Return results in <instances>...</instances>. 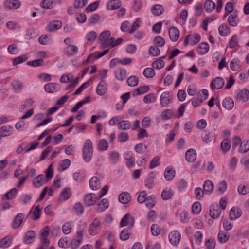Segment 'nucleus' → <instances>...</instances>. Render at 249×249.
I'll return each mask as SVG.
<instances>
[{"mask_svg":"<svg viewBox=\"0 0 249 249\" xmlns=\"http://www.w3.org/2000/svg\"><path fill=\"white\" fill-rule=\"evenodd\" d=\"M200 40V36L197 33H195L193 35H188L185 37L184 40V45H195Z\"/></svg>","mask_w":249,"mask_h":249,"instance_id":"nucleus-3","label":"nucleus"},{"mask_svg":"<svg viewBox=\"0 0 249 249\" xmlns=\"http://www.w3.org/2000/svg\"><path fill=\"white\" fill-rule=\"evenodd\" d=\"M88 3V0H75L74 2L73 5L74 8H82L84 7Z\"/></svg>","mask_w":249,"mask_h":249,"instance_id":"nucleus-60","label":"nucleus"},{"mask_svg":"<svg viewBox=\"0 0 249 249\" xmlns=\"http://www.w3.org/2000/svg\"><path fill=\"white\" fill-rule=\"evenodd\" d=\"M41 209L39 205H37L34 209L32 215V219L34 220H37L40 217Z\"/></svg>","mask_w":249,"mask_h":249,"instance_id":"nucleus-53","label":"nucleus"},{"mask_svg":"<svg viewBox=\"0 0 249 249\" xmlns=\"http://www.w3.org/2000/svg\"><path fill=\"white\" fill-rule=\"evenodd\" d=\"M111 35V33L109 30H106L102 32L99 37V39L101 42V48L103 49H105L108 46H105L106 42L108 41V40L110 39V36Z\"/></svg>","mask_w":249,"mask_h":249,"instance_id":"nucleus-8","label":"nucleus"},{"mask_svg":"<svg viewBox=\"0 0 249 249\" xmlns=\"http://www.w3.org/2000/svg\"><path fill=\"white\" fill-rule=\"evenodd\" d=\"M195 194L196 199L200 200L203 198L205 192L201 188L197 187L195 189Z\"/></svg>","mask_w":249,"mask_h":249,"instance_id":"nucleus-57","label":"nucleus"},{"mask_svg":"<svg viewBox=\"0 0 249 249\" xmlns=\"http://www.w3.org/2000/svg\"><path fill=\"white\" fill-rule=\"evenodd\" d=\"M143 75L147 78H151L155 75V72L153 68H147L144 69Z\"/></svg>","mask_w":249,"mask_h":249,"instance_id":"nucleus-52","label":"nucleus"},{"mask_svg":"<svg viewBox=\"0 0 249 249\" xmlns=\"http://www.w3.org/2000/svg\"><path fill=\"white\" fill-rule=\"evenodd\" d=\"M109 158L113 164H115L119 160V154L117 151H113L110 153Z\"/></svg>","mask_w":249,"mask_h":249,"instance_id":"nucleus-59","label":"nucleus"},{"mask_svg":"<svg viewBox=\"0 0 249 249\" xmlns=\"http://www.w3.org/2000/svg\"><path fill=\"white\" fill-rule=\"evenodd\" d=\"M71 164V161L69 159L63 160L59 164L58 170L61 171H63L67 169Z\"/></svg>","mask_w":249,"mask_h":249,"instance_id":"nucleus-50","label":"nucleus"},{"mask_svg":"<svg viewBox=\"0 0 249 249\" xmlns=\"http://www.w3.org/2000/svg\"><path fill=\"white\" fill-rule=\"evenodd\" d=\"M45 90L50 93H53L60 89V86L59 84L54 83H49L44 86Z\"/></svg>","mask_w":249,"mask_h":249,"instance_id":"nucleus-12","label":"nucleus"},{"mask_svg":"<svg viewBox=\"0 0 249 249\" xmlns=\"http://www.w3.org/2000/svg\"><path fill=\"white\" fill-rule=\"evenodd\" d=\"M11 239L7 236L2 239L0 241V247L2 248H6L10 246L11 243Z\"/></svg>","mask_w":249,"mask_h":249,"instance_id":"nucleus-56","label":"nucleus"},{"mask_svg":"<svg viewBox=\"0 0 249 249\" xmlns=\"http://www.w3.org/2000/svg\"><path fill=\"white\" fill-rule=\"evenodd\" d=\"M150 88L148 86H143L137 88L135 90L132 94L133 96H138L140 94H144L149 91Z\"/></svg>","mask_w":249,"mask_h":249,"instance_id":"nucleus-37","label":"nucleus"},{"mask_svg":"<svg viewBox=\"0 0 249 249\" xmlns=\"http://www.w3.org/2000/svg\"><path fill=\"white\" fill-rule=\"evenodd\" d=\"M224 85V81L220 77H217L213 79L210 84L212 89H219L222 88Z\"/></svg>","mask_w":249,"mask_h":249,"instance_id":"nucleus-10","label":"nucleus"},{"mask_svg":"<svg viewBox=\"0 0 249 249\" xmlns=\"http://www.w3.org/2000/svg\"><path fill=\"white\" fill-rule=\"evenodd\" d=\"M209 211L211 217L213 219L218 218L221 213V211L217 205H213L210 206Z\"/></svg>","mask_w":249,"mask_h":249,"instance_id":"nucleus-14","label":"nucleus"},{"mask_svg":"<svg viewBox=\"0 0 249 249\" xmlns=\"http://www.w3.org/2000/svg\"><path fill=\"white\" fill-rule=\"evenodd\" d=\"M156 176V173L154 172H151L150 173L149 177L147 178L144 181L145 186L147 188L151 189L153 187L154 179Z\"/></svg>","mask_w":249,"mask_h":249,"instance_id":"nucleus-23","label":"nucleus"},{"mask_svg":"<svg viewBox=\"0 0 249 249\" xmlns=\"http://www.w3.org/2000/svg\"><path fill=\"white\" fill-rule=\"evenodd\" d=\"M122 38H118L116 40L114 37H110L108 41L106 42L105 46H109L111 48H113L117 45H118L121 43L123 41Z\"/></svg>","mask_w":249,"mask_h":249,"instance_id":"nucleus-34","label":"nucleus"},{"mask_svg":"<svg viewBox=\"0 0 249 249\" xmlns=\"http://www.w3.org/2000/svg\"><path fill=\"white\" fill-rule=\"evenodd\" d=\"M203 190L206 194H211L213 189V182L210 180H206L203 184Z\"/></svg>","mask_w":249,"mask_h":249,"instance_id":"nucleus-27","label":"nucleus"},{"mask_svg":"<svg viewBox=\"0 0 249 249\" xmlns=\"http://www.w3.org/2000/svg\"><path fill=\"white\" fill-rule=\"evenodd\" d=\"M172 95L170 92H164L160 97V102L162 107H167L171 102Z\"/></svg>","mask_w":249,"mask_h":249,"instance_id":"nucleus-6","label":"nucleus"},{"mask_svg":"<svg viewBox=\"0 0 249 249\" xmlns=\"http://www.w3.org/2000/svg\"><path fill=\"white\" fill-rule=\"evenodd\" d=\"M43 175L40 174L34 179L33 184L35 187H40L43 184Z\"/></svg>","mask_w":249,"mask_h":249,"instance_id":"nucleus-44","label":"nucleus"},{"mask_svg":"<svg viewBox=\"0 0 249 249\" xmlns=\"http://www.w3.org/2000/svg\"><path fill=\"white\" fill-rule=\"evenodd\" d=\"M204 6L205 11L208 13H211L216 7L215 3L211 0H206Z\"/></svg>","mask_w":249,"mask_h":249,"instance_id":"nucleus-35","label":"nucleus"},{"mask_svg":"<svg viewBox=\"0 0 249 249\" xmlns=\"http://www.w3.org/2000/svg\"><path fill=\"white\" fill-rule=\"evenodd\" d=\"M239 19L238 16L236 14L231 15L228 18V22L229 24L231 26H236L237 25Z\"/></svg>","mask_w":249,"mask_h":249,"instance_id":"nucleus-42","label":"nucleus"},{"mask_svg":"<svg viewBox=\"0 0 249 249\" xmlns=\"http://www.w3.org/2000/svg\"><path fill=\"white\" fill-rule=\"evenodd\" d=\"M89 186L92 190L99 189L101 185L99 178L97 177H93L89 180Z\"/></svg>","mask_w":249,"mask_h":249,"instance_id":"nucleus-26","label":"nucleus"},{"mask_svg":"<svg viewBox=\"0 0 249 249\" xmlns=\"http://www.w3.org/2000/svg\"><path fill=\"white\" fill-rule=\"evenodd\" d=\"M242 215L241 210L238 207H232L229 212V217L231 220L239 218Z\"/></svg>","mask_w":249,"mask_h":249,"instance_id":"nucleus-16","label":"nucleus"},{"mask_svg":"<svg viewBox=\"0 0 249 249\" xmlns=\"http://www.w3.org/2000/svg\"><path fill=\"white\" fill-rule=\"evenodd\" d=\"M175 173V171L173 170V168L167 167L164 172L165 178L168 181L171 180L174 178Z\"/></svg>","mask_w":249,"mask_h":249,"instance_id":"nucleus-33","label":"nucleus"},{"mask_svg":"<svg viewBox=\"0 0 249 249\" xmlns=\"http://www.w3.org/2000/svg\"><path fill=\"white\" fill-rule=\"evenodd\" d=\"M44 61L42 59H38L33 61H28L27 65L32 67H38L44 65Z\"/></svg>","mask_w":249,"mask_h":249,"instance_id":"nucleus-63","label":"nucleus"},{"mask_svg":"<svg viewBox=\"0 0 249 249\" xmlns=\"http://www.w3.org/2000/svg\"><path fill=\"white\" fill-rule=\"evenodd\" d=\"M240 61L237 58L233 59L230 63V67L233 71H237L240 68Z\"/></svg>","mask_w":249,"mask_h":249,"instance_id":"nucleus-40","label":"nucleus"},{"mask_svg":"<svg viewBox=\"0 0 249 249\" xmlns=\"http://www.w3.org/2000/svg\"><path fill=\"white\" fill-rule=\"evenodd\" d=\"M118 128L121 130H127L131 128V123L128 120H122L118 123Z\"/></svg>","mask_w":249,"mask_h":249,"instance_id":"nucleus-43","label":"nucleus"},{"mask_svg":"<svg viewBox=\"0 0 249 249\" xmlns=\"http://www.w3.org/2000/svg\"><path fill=\"white\" fill-rule=\"evenodd\" d=\"M55 3V1L53 0H44L42 1L41 6L44 9H52Z\"/></svg>","mask_w":249,"mask_h":249,"instance_id":"nucleus-48","label":"nucleus"},{"mask_svg":"<svg viewBox=\"0 0 249 249\" xmlns=\"http://www.w3.org/2000/svg\"><path fill=\"white\" fill-rule=\"evenodd\" d=\"M74 213L77 215H82L83 213L84 208L83 205L80 202H77L73 207Z\"/></svg>","mask_w":249,"mask_h":249,"instance_id":"nucleus-41","label":"nucleus"},{"mask_svg":"<svg viewBox=\"0 0 249 249\" xmlns=\"http://www.w3.org/2000/svg\"><path fill=\"white\" fill-rule=\"evenodd\" d=\"M13 130L12 126L4 125L0 128V138L5 137L12 134Z\"/></svg>","mask_w":249,"mask_h":249,"instance_id":"nucleus-20","label":"nucleus"},{"mask_svg":"<svg viewBox=\"0 0 249 249\" xmlns=\"http://www.w3.org/2000/svg\"><path fill=\"white\" fill-rule=\"evenodd\" d=\"M235 98L237 100L242 101L243 102L248 101L249 99V90L246 89L237 90Z\"/></svg>","mask_w":249,"mask_h":249,"instance_id":"nucleus-5","label":"nucleus"},{"mask_svg":"<svg viewBox=\"0 0 249 249\" xmlns=\"http://www.w3.org/2000/svg\"><path fill=\"white\" fill-rule=\"evenodd\" d=\"M62 26V22L60 20H53L50 22L46 27L47 31L50 32H54L60 29Z\"/></svg>","mask_w":249,"mask_h":249,"instance_id":"nucleus-11","label":"nucleus"},{"mask_svg":"<svg viewBox=\"0 0 249 249\" xmlns=\"http://www.w3.org/2000/svg\"><path fill=\"white\" fill-rule=\"evenodd\" d=\"M83 156L86 162L91 160L93 156V144L91 141L88 139L86 141L83 147Z\"/></svg>","mask_w":249,"mask_h":249,"instance_id":"nucleus-1","label":"nucleus"},{"mask_svg":"<svg viewBox=\"0 0 249 249\" xmlns=\"http://www.w3.org/2000/svg\"><path fill=\"white\" fill-rule=\"evenodd\" d=\"M50 229L48 226L43 228L40 231V240L41 244L45 247H48L50 244V241L48 238L49 234Z\"/></svg>","mask_w":249,"mask_h":249,"instance_id":"nucleus-4","label":"nucleus"},{"mask_svg":"<svg viewBox=\"0 0 249 249\" xmlns=\"http://www.w3.org/2000/svg\"><path fill=\"white\" fill-rule=\"evenodd\" d=\"M169 241L174 246L178 245L181 239L180 233L177 231H172L169 235Z\"/></svg>","mask_w":249,"mask_h":249,"instance_id":"nucleus-7","label":"nucleus"},{"mask_svg":"<svg viewBox=\"0 0 249 249\" xmlns=\"http://www.w3.org/2000/svg\"><path fill=\"white\" fill-rule=\"evenodd\" d=\"M201 137L203 142L207 143L211 142L213 140V135L209 131L207 130L203 133Z\"/></svg>","mask_w":249,"mask_h":249,"instance_id":"nucleus-55","label":"nucleus"},{"mask_svg":"<svg viewBox=\"0 0 249 249\" xmlns=\"http://www.w3.org/2000/svg\"><path fill=\"white\" fill-rule=\"evenodd\" d=\"M156 100V97L153 93L146 95L143 98V102L145 103H154Z\"/></svg>","mask_w":249,"mask_h":249,"instance_id":"nucleus-64","label":"nucleus"},{"mask_svg":"<svg viewBox=\"0 0 249 249\" xmlns=\"http://www.w3.org/2000/svg\"><path fill=\"white\" fill-rule=\"evenodd\" d=\"M107 90V84L104 80H102L97 85L96 88V93L100 96L106 94Z\"/></svg>","mask_w":249,"mask_h":249,"instance_id":"nucleus-18","label":"nucleus"},{"mask_svg":"<svg viewBox=\"0 0 249 249\" xmlns=\"http://www.w3.org/2000/svg\"><path fill=\"white\" fill-rule=\"evenodd\" d=\"M108 144L107 141L105 139H102L99 141L97 145L98 149L99 151H103L107 149Z\"/></svg>","mask_w":249,"mask_h":249,"instance_id":"nucleus-47","label":"nucleus"},{"mask_svg":"<svg viewBox=\"0 0 249 249\" xmlns=\"http://www.w3.org/2000/svg\"><path fill=\"white\" fill-rule=\"evenodd\" d=\"M71 196V189L70 188H65L63 189L60 194V198L63 200H66L70 198Z\"/></svg>","mask_w":249,"mask_h":249,"instance_id":"nucleus-49","label":"nucleus"},{"mask_svg":"<svg viewBox=\"0 0 249 249\" xmlns=\"http://www.w3.org/2000/svg\"><path fill=\"white\" fill-rule=\"evenodd\" d=\"M131 229L125 228L124 229L120 234V238L122 241H126L128 239L131 234Z\"/></svg>","mask_w":249,"mask_h":249,"instance_id":"nucleus-38","label":"nucleus"},{"mask_svg":"<svg viewBox=\"0 0 249 249\" xmlns=\"http://www.w3.org/2000/svg\"><path fill=\"white\" fill-rule=\"evenodd\" d=\"M196 158V151L193 149H188L185 153V158L187 161L189 162H194Z\"/></svg>","mask_w":249,"mask_h":249,"instance_id":"nucleus-22","label":"nucleus"},{"mask_svg":"<svg viewBox=\"0 0 249 249\" xmlns=\"http://www.w3.org/2000/svg\"><path fill=\"white\" fill-rule=\"evenodd\" d=\"M18 189L13 188L5 193L2 197L3 200H11L15 198L16 195L18 193Z\"/></svg>","mask_w":249,"mask_h":249,"instance_id":"nucleus-31","label":"nucleus"},{"mask_svg":"<svg viewBox=\"0 0 249 249\" xmlns=\"http://www.w3.org/2000/svg\"><path fill=\"white\" fill-rule=\"evenodd\" d=\"M23 217H24V214L22 213H20L18 214L14 218L11 226L14 229H17L18 228L20 225L21 224V223L23 222Z\"/></svg>","mask_w":249,"mask_h":249,"instance_id":"nucleus-17","label":"nucleus"},{"mask_svg":"<svg viewBox=\"0 0 249 249\" xmlns=\"http://www.w3.org/2000/svg\"><path fill=\"white\" fill-rule=\"evenodd\" d=\"M169 36L171 40L175 42L177 41L179 37V30L176 27H172L169 30Z\"/></svg>","mask_w":249,"mask_h":249,"instance_id":"nucleus-15","label":"nucleus"},{"mask_svg":"<svg viewBox=\"0 0 249 249\" xmlns=\"http://www.w3.org/2000/svg\"><path fill=\"white\" fill-rule=\"evenodd\" d=\"M217 239L221 243H226L229 239V235L224 231H220L218 234Z\"/></svg>","mask_w":249,"mask_h":249,"instance_id":"nucleus-46","label":"nucleus"},{"mask_svg":"<svg viewBox=\"0 0 249 249\" xmlns=\"http://www.w3.org/2000/svg\"><path fill=\"white\" fill-rule=\"evenodd\" d=\"M109 206L108 200L106 199H103L101 202L98 203L96 211L98 213H101L105 211Z\"/></svg>","mask_w":249,"mask_h":249,"instance_id":"nucleus-29","label":"nucleus"},{"mask_svg":"<svg viewBox=\"0 0 249 249\" xmlns=\"http://www.w3.org/2000/svg\"><path fill=\"white\" fill-rule=\"evenodd\" d=\"M164 9L162 5L156 4L151 9V12L155 16H160L164 12Z\"/></svg>","mask_w":249,"mask_h":249,"instance_id":"nucleus-36","label":"nucleus"},{"mask_svg":"<svg viewBox=\"0 0 249 249\" xmlns=\"http://www.w3.org/2000/svg\"><path fill=\"white\" fill-rule=\"evenodd\" d=\"M118 199L121 203L125 204L130 201L131 197L129 193L123 192L119 195Z\"/></svg>","mask_w":249,"mask_h":249,"instance_id":"nucleus-28","label":"nucleus"},{"mask_svg":"<svg viewBox=\"0 0 249 249\" xmlns=\"http://www.w3.org/2000/svg\"><path fill=\"white\" fill-rule=\"evenodd\" d=\"M231 148V142L228 140L223 141L221 143V148L223 152H227Z\"/></svg>","mask_w":249,"mask_h":249,"instance_id":"nucleus-58","label":"nucleus"},{"mask_svg":"<svg viewBox=\"0 0 249 249\" xmlns=\"http://www.w3.org/2000/svg\"><path fill=\"white\" fill-rule=\"evenodd\" d=\"M35 238V232L34 231H27L24 237V242L25 244H29L34 242Z\"/></svg>","mask_w":249,"mask_h":249,"instance_id":"nucleus-30","label":"nucleus"},{"mask_svg":"<svg viewBox=\"0 0 249 249\" xmlns=\"http://www.w3.org/2000/svg\"><path fill=\"white\" fill-rule=\"evenodd\" d=\"M209 49L208 44L202 42L197 47V52L198 54L203 55L206 53Z\"/></svg>","mask_w":249,"mask_h":249,"instance_id":"nucleus-32","label":"nucleus"},{"mask_svg":"<svg viewBox=\"0 0 249 249\" xmlns=\"http://www.w3.org/2000/svg\"><path fill=\"white\" fill-rule=\"evenodd\" d=\"M101 224V221L99 218H95L90 224L89 229V234L95 235L97 233L98 228Z\"/></svg>","mask_w":249,"mask_h":249,"instance_id":"nucleus-9","label":"nucleus"},{"mask_svg":"<svg viewBox=\"0 0 249 249\" xmlns=\"http://www.w3.org/2000/svg\"><path fill=\"white\" fill-rule=\"evenodd\" d=\"M249 150V142L243 141L240 145L238 151L240 153H244Z\"/></svg>","mask_w":249,"mask_h":249,"instance_id":"nucleus-51","label":"nucleus"},{"mask_svg":"<svg viewBox=\"0 0 249 249\" xmlns=\"http://www.w3.org/2000/svg\"><path fill=\"white\" fill-rule=\"evenodd\" d=\"M222 105L226 109L231 110L233 108L234 103L231 97H227L223 100Z\"/></svg>","mask_w":249,"mask_h":249,"instance_id":"nucleus-24","label":"nucleus"},{"mask_svg":"<svg viewBox=\"0 0 249 249\" xmlns=\"http://www.w3.org/2000/svg\"><path fill=\"white\" fill-rule=\"evenodd\" d=\"M20 5V2L18 0H6L4 2V6L9 9H18Z\"/></svg>","mask_w":249,"mask_h":249,"instance_id":"nucleus-13","label":"nucleus"},{"mask_svg":"<svg viewBox=\"0 0 249 249\" xmlns=\"http://www.w3.org/2000/svg\"><path fill=\"white\" fill-rule=\"evenodd\" d=\"M146 207L148 208L153 207L156 203V197L154 195H151L146 198L144 202Z\"/></svg>","mask_w":249,"mask_h":249,"instance_id":"nucleus-45","label":"nucleus"},{"mask_svg":"<svg viewBox=\"0 0 249 249\" xmlns=\"http://www.w3.org/2000/svg\"><path fill=\"white\" fill-rule=\"evenodd\" d=\"M78 48L74 45H69L65 49V53L68 56H73L78 52Z\"/></svg>","mask_w":249,"mask_h":249,"instance_id":"nucleus-21","label":"nucleus"},{"mask_svg":"<svg viewBox=\"0 0 249 249\" xmlns=\"http://www.w3.org/2000/svg\"><path fill=\"white\" fill-rule=\"evenodd\" d=\"M139 78L136 76H131L127 79V83L129 86L134 87L138 85Z\"/></svg>","mask_w":249,"mask_h":249,"instance_id":"nucleus-62","label":"nucleus"},{"mask_svg":"<svg viewBox=\"0 0 249 249\" xmlns=\"http://www.w3.org/2000/svg\"><path fill=\"white\" fill-rule=\"evenodd\" d=\"M93 196H95L93 193L86 194L84 197V203L87 206H90L94 205L96 202V198Z\"/></svg>","mask_w":249,"mask_h":249,"instance_id":"nucleus-19","label":"nucleus"},{"mask_svg":"<svg viewBox=\"0 0 249 249\" xmlns=\"http://www.w3.org/2000/svg\"><path fill=\"white\" fill-rule=\"evenodd\" d=\"M201 211V205L199 202H195L192 207V211L195 214H197Z\"/></svg>","mask_w":249,"mask_h":249,"instance_id":"nucleus-61","label":"nucleus"},{"mask_svg":"<svg viewBox=\"0 0 249 249\" xmlns=\"http://www.w3.org/2000/svg\"><path fill=\"white\" fill-rule=\"evenodd\" d=\"M135 222L134 218L129 213L125 215L121 221L120 226L121 227L128 226L127 228L131 229Z\"/></svg>","mask_w":249,"mask_h":249,"instance_id":"nucleus-2","label":"nucleus"},{"mask_svg":"<svg viewBox=\"0 0 249 249\" xmlns=\"http://www.w3.org/2000/svg\"><path fill=\"white\" fill-rule=\"evenodd\" d=\"M116 78L120 81L124 80L126 77V71L125 69H121L115 72Z\"/></svg>","mask_w":249,"mask_h":249,"instance_id":"nucleus-39","label":"nucleus"},{"mask_svg":"<svg viewBox=\"0 0 249 249\" xmlns=\"http://www.w3.org/2000/svg\"><path fill=\"white\" fill-rule=\"evenodd\" d=\"M120 0H111L107 4V8L108 10H115L120 8L121 6Z\"/></svg>","mask_w":249,"mask_h":249,"instance_id":"nucleus-25","label":"nucleus"},{"mask_svg":"<svg viewBox=\"0 0 249 249\" xmlns=\"http://www.w3.org/2000/svg\"><path fill=\"white\" fill-rule=\"evenodd\" d=\"M164 65L165 62L164 60L161 59H158L154 61L152 64V67L156 69H161L164 67Z\"/></svg>","mask_w":249,"mask_h":249,"instance_id":"nucleus-54","label":"nucleus"}]
</instances>
